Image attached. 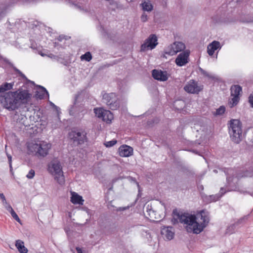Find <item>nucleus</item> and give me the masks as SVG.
<instances>
[{
    "label": "nucleus",
    "instance_id": "nucleus-1",
    "mask_svg": "<svg viewBox=\"0 0 253 253\" xmlns=\"http://www.w3.org/2000/svg\"><path fill=\"white\" fill-rule=\"evenodd\" d=\"M21 77L26 81L22 87L16 91H10L0 96V103L4 108L9 111L15 110L28 104L32 97L29 89L34 87L35 82L29 80L24 74Z\"/></svg>",
    "mask_w": 253,
    "mask_h": 253
},
{
    "label": "nucleus",
    "instance_id": "nucleus-2",
    "mask_svg": "<svg viewBox=\"0 0 253 253\" xmlns=\"http://www.w3.org/2000/svg\"><path fill=\"white\" fill-rule=\"evenodd\" d=\"M197 216L203 221L199 223L197 221V216L195 214L187 212L180 213L176 209L172 211L173 218L171 220L174 224L178 223L179 220L181 223L186 224V231L198 234L202 232L209 224L210 222L209 212L206 210H202L198 212Z\"/></svg>",
    "mask_w": 253,
    "mask_h": 253
},
{
    "label": "nucleus",
    "instance_id": "nucleus-3",
    "mask_svg": "<svg viewBox=\"0 0 253 253\" xmlns=\"http://www.w3.org/2000/svg\"><path fill=\"white\" fill-rule=\"evenodd\" d=\"M86 92L85 89L78 91L75 95L73 103L70 105L69 109L70 116L74 117L76 119L81 120L83 118L84 115L86 113L87 111L84 104L80 101V96H84Z\"/></svg>",
    "mask_w": 253,
    "mask_h": 253
},
{
    "label": "nucleus",
    "instance_id": "nucleus-4",
    "mask_svg": "<svg viewBox=\"0 0 253 253\" xmlns=\"http://www.w3.org/2000/svg\"><path fill=\"white\" fill-rule=\"evenodd\" d=\"M229 133L232 141L239 143L242 139V123L238 119H231L228 123Z\"/></svg>",
    "mask_w": 253,
    "mask_h": 253
},
{
    "label": "nucleus",
    "instance_id": "nucleus-5",
    "mask_svg": "<svg viewBox=\"0 0 253 253\" xmlns=\"http://www.w3.org/2000/svg\"><path fill=\"white\" fill-rule=\"evenodd\" d=\"M87 132L83 129L74 128L68 133V137L73 146H79L88 141Z\"/></svg>",
    "mask_w": 253,
    "mask_h": 253
},
{
    "label": "nucleus",
    "instance_id": "nucleus-6",
    "mask_svg": "<svg viewBox=\"0 0 253 253\" xmlns=\"http://www.w3.org/2000/svg\"><path fill=\"white\" fill-rule=\"evenodd\" d=\"M103 102L112 110H116L120 107V101L115 93H104L103 95Z\"/></svg>",
    "mask_w": 253,
    "mask_h": 253
},
{
    "label": "nucleus",
    "instance_id": "nucleus-7",
    "mask_svg": "<svg viewBox=\"0 0 253 253\" xmlns=\"http://www.w3.org/2000/svg\"><path fill=\"white\" fill-rule=\"evenodd\" d=\"M231 96L233 97L228 101L230 108H232L236 106L240 101V95L242 92V87L240 85L234 84L231 86Z\"/></svg>",
    "mask_w": 253,
    "mask_h": 253
},
{
    "label": "nucleus",
    "instance_id": "nucleus-8",
    "mask_svg": "<svg viewBox=\"0 0 253 253\" xmlns=\"http://www.w3.org/2000/svg\"><path fill=\"white\" fill-rule=\"evenodd\" d=\"M158 44V38L155 34H151L140 46V52L154 49Z\"/></svg>",
    "mask_w": 253,
    "mask_h": 253
},
{
    "label": "nucleus",
    "instance_id": "nucleus-9",
    "mask_svg": "<svg viewBox=\"0 0 253 253\" xmlns=\"http://www.w3.org/2000/svg\"><path fill=\"white\" fill-rule=\"evenodd\" d=\"M203 89V85H198V83L194 80H190L184 86V89L187 93L198 94Z\"/></svg>",
    "mask_w": 253,
    "mask_h": 253
},
{
    "label": "nucleus",
    "instance_id": "nucleus-10",
    "mask_svg": "<svg viewBox=\"0 0 253 253\" xmlns=\"http://www.w3.org/2000/svg\"><path fill=\"white\" fill-rule=\"evenodd\" d=\"M190 51L186 50L180 53L176 57L175 60L176 64L179 67H182L189 62V56Z\"/></svg>",
    "mask_w": 253,
    "mask_h": 253
},
{
    "label": "nucleus",
    "instance_id": "nucleus-11",
    "mask_svg": "<svg viewBox=\"0 0 253 253\" xmlns=\"http://www.w3.org/2000/svg\"><path fill=\"white\" fill-rule=\"evenodd\" d=\"M47 170L51 174H53V172H54L55 174H59L60 173H63L60 162L58 160L51 162L48 165Z\"/></svg>",
    "mask_w": 253,
    "mask_h": 253
},
{
    "label": "nucleus",
    "instance_id": "nucleus-12",
    "mask_svg": "<svg viewBox=\"0 0 253 253\" xmlns=\"http://www.w3.org/2000/svg\"><path fill=\"white\" fill-rule=\"evenodd\" d=\"M51 147L49 143L43 142L40 145L36 144L35 149H37V153L40 156L45 157L48 153V150Z\"/></svg>",
    "mask_w": 253,
    "mask_h": 253
},
{
    "label": "nucleus",
    "instance_id": "nucleus-13",
    "mask_svg": "<svg viewBox=\"0 0 253 253\" xmlns=\"http://www.w3.org/2000/svg\"><path fill=\"white\" fill-rule=\"evenodd\" d=\"M152 77L157 81H166L168 79V73L167 71L154 69L152 71Z\"/></svg>",
    "mask_w": 253,
    "mask_h": 253
},
{
    "label": "nucleus",
    "instance_id": "nucleus-14",
    "mask_svg": "<svg viewBox=\"0 0 253 253\" xmlns=\"http://www.w3.org/2000/svg\"><path fill=\"white\" fill-rule=\"evenodd\" d=\"M173 228L172 226H165L161 228V234L164 238L168 240H172L174 235V231H172Z\"/></svg>",
    "mask_w": 253,
    "mask_h": 253
},
{
    "label": "nucleus",
    "instance_id": "nucleus-15",
    "mask_svg": "<svg viewBox=\"0 0 253 253\" xmlns=\"http://www.w3.org/2000/svg\"><path fill=\"white\" fill-rule=\"evenodd\" d=\"M200 196L203 202L206 204L216 202L221 198V195L219 194L207 195L204 192H200Z\"/></svg>",
    "mask_w": 253,
    "mask_h": 253
},
{
    "label": "nucleus",
    "instance_id": "nucleus-16",
    "mask_svg": "<svg viewBox=\"0 0 253 253\" xmlns=\"http://www.w3.org/2000/svg\"><path fill=\"white\" fill-rule=\"evenodd\" d=\"M36 86L39 90H37L35 94V97L37 99H43L44 97V95H46V96L48 98H49V93L46 89L41 85H37L35 84V85L34 86Z\"/></svg>",
    "mask_w": 253,
    "mask_h": 253
},
{
    "label": "nucleus",
    "instance_id": "nucleus-17",
    "mask_svg": "<svg viewBox=\"0 0 253 253\" xmlns=\"http://www.w3.org/2000/svg\"><path fill=\"white\" fill-rule=\"evenodd\" d=\"M133 148L126 145H123L119 148V155L122 157H128L133 154Z\"/></svg>",
    "mask_w": 253,
    "mask_h": 253
},
{
    "label": "nucleus",
    "instance_id": "nucleus-18",
    "mask_svg": "<svg viewBox=\"0 0 253 253\" xmlns=\"http://www.w3.org/2000/svg\"><path fill=\"white\" fill-rule=\"evenodd\" d=\"M221 47L219 42L213 41L210 43L207 47V52L210 56L213 55L215 50L220 49Z\"/></svg>",
    "mask_w": 253,
    "mask_h": 253
},
{
    "label": "nucleus",
    "instance_id": "nucleus-19",
    "mask_svg": "<svg viewBox=\"0 0 253 253\" xmlns=\"http://www.w3.org/2000/svg\"><path fill=\"white\" fill-rule=\"evenodd\" d=\"M71 197L70 201L74 204L83 205L84 200L83 199L82 196L79 195L77 193L73 192L71 193Z\"/></svg>",
    "mask_w": 253,
    "mask_h": 253
},
{
    "label": "nucleus",
    "instance_id": "nucleus-20",
    "mask_svg": "<svg viewBox=\"0 0 253 253\" xmlns=\"http://www.w3.org/2000/svg\"><path fill=\"white\" fill-rule=\"evenodd\" d=\"M15 247L20 253H27L28 250L24 246L23 241L20 240H17L15 242Z\"/></svg>",
    "mask_w": 253,
    "mask_h": 253
},
{
    "label": "nucleus",
    "instance_id": "nucleus-21",
    "mask_svg": "<svg viewBox=\"0 0 253 253\" xmlns=\"http://www.w3.org/2000/svg\"><path fill=\"white\" fill-rule=\"evenodd\" d=\"M142 7V9L144 11L150 12L153 9V5L150 2V1H144L140 4Z\"/></svg>",
    "mask_w": 253,
    "mask_h": 253
},
{
    "label": "nucleus",
    "instance_id": "nucleus-22",
    "mask_svg": "<svg viewBox=\"0 0 253 253\" xmlns=\"http://www.w3.org/2000/svg\"><path fill=\"white\" fill-rule=\"evenodd\" d=\"M165 54L169 55H173L176 54V49L174 47V44L172 43L166 47L164 51Z\"/></svg>",
    "mask_w": 253,
    "mask_h": 253
},
{
    "label": "nucleus",
    "instance_id": "nucleus-23",
    "mask_svg": "<svg viewBox=\"0 0 253 253\" xmlns=\"http://www.w3.org/2000/svg\"><path fill=\"white\" fill-rule=\"evenodd\" d=\"M104 116V118L102 120L108 124H110L114 118L113 113L109 110H106Z\"/></svg>",
    "mask_w": 253,
    "mask_h": 253
},
{
    "label": "nucleus",
    "instance_id": "nucleus-24",
    "mask_svg": "<svg viewBox=\"0 0 253 253\" xmlns=\"http://www.w3.org/2000/svg\"><path fill=\"white\" fill-rule=\"evenodd\" d=\"M106 110H104L101 108H95L94 109V113L95 114V116H97L99 119H104V113Z\"/></svg>",
    "mask_w": 253,
    "mask_h": 253
},
{
    "label": "nucleus",
    "instance_id": "nucleus-25",
    "mask_svg": "<svg viewBox=\"0 0 253 253\" xmlns=\"http://www.w3.org/2000/svg\"><path fill=\"white\" fill-rule=\"evenodd\" d=\"M173 43L174 44V47L176 49V53L182 51L185 48V45L182 42H175Z\"/></svg>",
    "mask_w": 253,
    "mask_h": 253
},
{
    "label": "nucleus",
    "instance_id": "nucleus-26",
    "mask_svg": "<svg viewBox=\"0 0 253 253\" xmlns=\"http://www.w3.org/2000/svg\"><path fill=\"white\" fill-rule=\"evenodd\" d=\"M225 111V107L223 105H222L217 108L215 112H213V115L214 116H221L224 114Z\"/></svg>",
    "mask_w": 253,
    "mask_h": 253
},
{
    "label": "nucleus",
    "instance_id": "nucleus-27",
    "mask_svg": "<svg viewBox=\"0 0 253 253\" xmlns=\"http://www.w3.org/2000/svg\"><path fill=\"white\" fill-rule=\"evenodd\" d=\"M55 179L58 182V183L61 185H63L65 183V178L63 175V173H60L59 174H56Z\"/></svg>",
    "mask_w": 253,
    "mask_h": 253
},
{
    "label": "nucleus",
    "instance_id": "nucleus-28",
    "mask_svg": "<svg viewBox=\"0 0 253 253\" xmlns=\"http://www.w3.org/2000/svg\"><path fill=\"white\" fill-rule=\"evenodd\" d=\"M13 85H14V82L10 83H8L7 82H5L1 84V86L3 88V90L4 92L12 89Z\"/></svg>",
    "mask_w": 253,
    "mask_h": 253
},
{
    "label": "nucleus",
    "instance_id": "nucleus-29",
    "mask_svg": "<svg viewBox=\"0 0 253 253\" xmlns=\"http://www.w3.org/2000/svg\"><path fill=\"white\" fill-rule=\"evenodd\" d=\"M92 55L89 51H87L85 52L84 54H83L81 56V59L82 60H85L86 61L89 62L92 59Z\"/></svg>",
    "mask_w": 253,
    "mask_h": 253
},
{
    "label": "nucleus",
    "instance_id": "nucleus-30",
    "mask_svg": "<svg viewBox=\"0 0 253 253\" xmlns=\"http://www.w3.org/2000/svg\"><path fill=\"white\" fill-rule=\"evenodd\" d=\"M244 176L246 177L253 176V166L249 167L244 172Z\"/></svg>",
    "mask_w": 253,
    "mask_h": 253
},
{
    "label": "nucleus",
    "instance_id": "nucleus-31",
    "mask_svg": "<svg viewBox=\"0 0 253 253\" xmlns=\"http://www.w3.org/2000/svg\"><path fill=\"white\" fill-rule=\"evenodd\" d=\"M237 226L236 224H232L229 226L226 229V233L229 234H232L235 232V228Z\"/></svg>",
    "mask_w": 253,
    "mask_h": 253
},
{
    "label": "nucleus",
    "instance_id": "nucleus-32",
    "mask_svg": "<svg viewBox=\"0 0 253 253\" xmlns=\"http://www.w3.org/2000/svg\"><path fill=\"white\" fill-rule=\"evenodd\" d=\"M117 142V141L115 139H113L111 141L106 142L104 143L105 146L106 147H111L115 145Z\"/></svg>",
    "mask_w": 253,
    "mask_h": 253
},
{
    "label": "nucleus",
    "instance_id": "nucleus-33",
    "mask_svg": "<svg viewBox=\"0 0 253 253\" xmlns=\"http://www.w3.org/2000/svg\"><path fill=\"white\" fill-rule=\"evenodd\" d=\"M12 217L18 222L21 223V220L14 210H11L10 212Z\"/></svg>",
    "mask_w": 253,
    "mask_h": 253
},
{
    "label": "nucleus",
    "instance_id": "nucleus-34",
    "mask_svg": "<svg viewBox=\"0 0 253 253\" xmlns=\"http://www.w3.org/2000/svg\"><path fill=\"white\" fill-rule=\"evenodd\" d=\"M141 195H142V193H141V190L140 189V187H138V194H137V198L135 199V200L134 202V203H132L130 205V207L134 206L136 204V203H137V202L138 200L139 199V198L141 197Z\"/></svg>",
    "mask_w": 253,
    "mask_h": 253
},
{
    "label": "nucleus",
    "instance_id": "nucleus-35",
    "mask_svg": "<svg viewBox=\"0 0 253 253\" xmlns=\"http://www.w3.org/2000/svg\"><path fill=\"white\" fill-rule=\"evenodd\" d=\"M35 174V170L33 169H31L29 171L28 173L27 174L26 177L28 179H32L34 177Z\"/></svg>",
    "mask_w": 253,
    "mask_h": 253
},
{
    "label": "nucleus",
    "instance_id": "nucleus-36",
    "mask_svg": "<svg viewBox=\"0 0 253 253\" xmlns=\"http://www.w3.org/2000/svg\"><path fill=\"white\" fill-rule=\"evenodd\" d=\"M48 102H49V105L56 110V111L57 112L58 114L59 113H60V109L59 107L57 106L53 102H52L49 100H48Z\"/></svg>",
    "mask_w": 253,
    "mask_h": 253
},
{
    "label": "nucleus",
    "instance_id": "nucleus-37",
    "mask_svg": "<svg viewBox=\"0 0 253 253\" xmlns=\"http://www.w3.org/2000/svg\"><path fill=\"white\" fill-rule=\"evenodd\" d=\"M12 69L16 74H18L19 76L21 77L23 75V73L19 69H18L16 67L13 66Z\"/></svg>",
    "mask_w": 253,
    "mask_h": 253
},
{
    "label": "nucleus",
    "instance_id": "nucleus-38",
    "mask_svg": "<svg viewBox=\"0 0 253 253\" xmlns=\"http://www.w3.org/2000/svg\"><path fill=\"white\" fill-rule=\"evenodd\" d=\"M12 69L16 74H18L19 76L21 77L23 75V73L19 69H18L16 67L13 66Z\"/></svg>",
    "mask_w": 253,
    "mask_h": 253
},
{
    "label": "nucleus",
    "instance_id": "nucleus-39",
    "mask_svg": "<svg viewBox=\"0 0 253 253\" xmlns=\"http://www.w3.org/2000/svg\"><path fill=\"white\" fill-rule=\"evenodd\" d=\"M12 69L16 74H18L19 76L21 77L23 75V73L19 69H18L16 67L13 66Z\"/></svg>",
    "mask_w": 253,
    "mask_h": 253
},
{
    "label": "nucleus",
    "instance_id": "nucleus-40",
    "mask_svg": "<svg viewBox=\"0 0 253 253\" xmlns=\"http://www.w3.org/2000/svg\"><path fill=\"white\" fill-rule=\"evenodd\" d=\"M150 208H149V205H148V206L147 207V212H148L149 216L150 217H151V213H154V211L152 209L151 206H150Z\"/></svg>",
    "mask_w": 253,
    "mask_h": 253
},
{
    "label": "nucleus",
    "instance_id": "nucleus-41",
    "mask_svg": "<svg viewBox=\"0 0 253 253\" xmlns=\"http://www.w3.org/2000/svg\"><path fill=\"white\" fill-rule=\"evenodd\" d=\"M130 207H131L130 206H128L124 207H119V208H118L117 209V211H126V210L128 209Z\"/></svg>",
    "mask_w": 253,
    "mask_h": 253
},
{
    "label": "nucleus",
    "instance_id": "nucleus-42",
    "mask_svg": "<svg viewBox=\"0 0 253 253\" xmlns=\"http://www.w3.org/2000/svg\"><path fill=\"white\" fill-rule=\"evenodd\" d=\"M127 179L131 182H133L134 183H136L137 185V186L138 187H139V183L137 182L135 178H134V177H131V176H128L127 177Z\"/></svg>",
    "mask_w": 253,
    "mask_h": 253
},
{
    "label": "nucleus",
    "instance_id": "nucleus-43",
    "mask_svg": "<svg viewBox=\"0 0 253 253\" xmlns=\"http://www.w3.org/2000/svg\"><path fill=\"white\" fill-rule=\"evenodd\" d=\"M201 74L203 75L204 76L209 78V79L212 78V77L205 70L203 71Z\"/></svg>",
    "mask_w": 253,
    "mask_h": 253
},
{
    "label": "nucleus",
    "instance_id": "nucleus-44",
    "mask_svg": "<svg viewBox=\"0 0 253 253\" xmlns=\"http://www.w3.org/2000/svg\"><path fill=\"white\" fill-rule=\"evenodd\" d=\"M6 154L8 159V164L9 165H11V164H12V156L7 152Z\"/></svg>",
    "mask_w": 253,
    "mask_h": 253
},
{
    "label": "nucleus",
    "instance_id": "nucleus-45",
    "mask_svg": "<svg viewBox=\"0 0 253 253\" xmlns=\"http://www.w3.org/2000/svg\"><path fill=\"white\" fill-rule=\"evenodd\" d=\"M141 20L143 22H145L147 20V15L145 13L142 14L141 16Z\"/></svg>",
    "mask_w": 253,
    "mask_h": 253
},
{
    "label": "nucleus",
    "instance_id": "nucleus-46",
    "mask_svg": "<svg viewBox=\"0 0 253 253\" xmlns=\"http://www.w3.org/2000/svg\"><path fill=\"white\" fill-rule=\"evenodd\" d=\"M4 61L5 63H6L7 64H8L11 68H13V66L14 65L13 64V63H12L11 62H10L9 61L8 59L5 58L4 59Z\"/></svg>",
    "mask_w": 253,
    "mask_h": 253
},
{
    "label": "nucleus",
    "instance_id": "nucleus-47",
    "mask_svg": "<svg viewBox=\"0 0 253 253\" xmlns=\"http://www.w3.org/2000/svg\"><path fill=\"white\" fill-rule=\"evenodd\" d=\"M247 218L246 217H244L243 218H241L239 219L237 222H236L234 224H236V226H238L240 224H241L244 220L245 219H247Z\"/></svg>",
    "mask_w": 253,
    "mask_h": 253
},
{
    "label": "nucleus",
    "instance_id": "nucleus-48",
    "mask_svg": "<svg viewBox=\"0 0 253 253\" xmlns=\"http://www.w3.org/2000/svg\"><path fill=\"white\" fill-rule=\"evenodd\" d=\"M249 102L251 104L252 107L253 108V95L251 94L249 97Z\"/></svg>",
    "mask_w": 253,
    "mask_h": 253
},
{
    "label": "nucleus",
    "instance_id": "nucleus-49",
    "mask_svg": "<svg viewBox=\"0 0 253 253\" xmlns=\"http://www.w3.org/2000/svg\"><path fill=\"white\" fill-rule=\"evenodd\" d=\"M197 189L200 192H203L202 191L204 190V186L202 184H197Z\"/></svg>",
    "mask_w": 253,
    "mask_h": 253
},
{
    "label": "nucleus",
    "instance_id": "nucleus-50",
    "mask_svg": "<svg viewBox=\"0 0 253 253\" xmlns=\"http://www.w3.org/2000/svg\"><path fill=\"white\" fill-rule=\"evenodd\" d=\"M226 193V190L223 187H221L220 189V194L219 195H221V197Z\"/></svg>",
    "mask_w": 253,
    "mask_h": 253
},
{
    "label": "nucleus",
    "instance_id": "nucleus-51",
    "mask_svg": "<svg viewBox=\"0 0 253 253\" xmlns=\"http://www.w3.org/2000/svg\"><path fill=\"white\" fill-rule=\"evenodd\" d=\"M0 198L2 200V202H5V203L7 204V202L6 201L5 197L3 193H0Z\"/></svg>",
    "mask_w": 253,
    "mask_h": 253
},
{
    "label": "nucleus",
    "instance_id": "nucleus-52",
    "mask_svg": "<svg viewBox=\"0 0 253 253\" xmlns=\"http://www.w3.org/2000/svg\"><path fill=\"white\" fill-rule=\"evenodd\" d=\"M7 206L5 207L6 209L9 212H11V210H13L11 205L9 204H6Z\"/></svg>",
    "mask_w": 253,
    "mask_h": 253
},
{
    "label": "nucleus",
    "instance_id": "nucleus-53",
    "mask_svg": "<svg viewBox=\"0 0 253 253\" xmlns=\"http://www.w3.org/2000/svg\"><path fill=\"white\" fill-rule=\"evenodd\" d=\"M75 7L79 9V10L80 11H84V8L83 7V6L80 5H78V4H75Z\"/></svg>",
    "mask_w": 253,
    "mask_h": 253
},
{
    "label": "nucleus",
    "instance_id": "nucleus-54",
    "mask_svg": "<svg viewBox=\"0 0 253 253\" xmlns=\"http://www.w3.org/2000/svg\"><path fill=\"white\" fill-rule=\"evenodd\" d=\"M66 36H64V35H60L57 40L60 41V42H61L64 39H65L66 40Z\"/></svg>",
    "mask_w": 253,
    "mask_h": 253
},
{
    "label": "nucleus",
    "instance_id": "nucleus-55",
    "mask_svg": "<svg viewBox=\"0 0 253 253\" xmlns=\"http://www.w3.org/2000/svg\"><path fill=\"white\" fill-rule=\"evenodd\" d=\"M189 151L190 152H193V153H195V154H199V152L198 151V150H197L196 149H191Z\"/></svg>",
    "mask_w": 253,
    "mask_h": 253
},
{
    "label": "nucleus",
    "instance_id": "nucleus-56",
    "mask_svg": "<svg viewBox=\"0 0 253 253\" xmlns=\"http://www.w3.org/2000/svg\"><path fill=\"white\" fill-rule=\"evenodd\" d=\"M119 177H117V178H115L114 179H112V184H114V183H115V182H116L119 179Z\"/></svg>",
    "mask_w": 253,
    "mask_h": 253
},
{
    "label": "nucleus",
    "instance_id": "nucleus-57",
    "mask_svg": "<svg viewBox=\"0 0 253 253\" xmlns=\"http://www.w3.org/2000/svg\"><path fill=\"white\" fill-rule=\"evenodd\" d=\"M63 61H60V62L64 65L67 66L68 64V62L67 60H63L62 59H61Z\"/></svg>",
    "mask_w": 253,
    "mask_h": 253
},
{
    "label": "nucleus",
    "instance_id": "nucleus-58",
    "mask_svg": "<svg viewBox=\"0 0 253 253\" xmlns=\"http://www.w3.org/2000/svg\"><path fill=\"white\" fill-rule=\"evenodd\" d=\"M111 234H112V232L111 231H106L105 232L106 235H109Z\"/></svg>",
    "mask_w": 253,
    "mask_h": 253
},
{
    "label": "nucleus",
    "instance_id": "nucleus-59",
    "mask_svg": "<svg viewBox=\"0 0 253 253\" xmlns=\"http://www.w3.org/2000/svg\"><path fill=\"white\" fill-rule=\"evenodd\" d=\"M193 144H194L195 145H200L201 142H200L197 140V141L193 142Z\"/></svg>",
    "mask_w": 253,
    "mask_h": 253
},
{
    "label": "nucleus",
    "instance_id": "nucleus-60",
    "mask_svg": "<svg viewBox=\"0 0 253 253\" xmlns=\"http://www.w3.org/2000/svg\"><path fill=\"white\" fill-rule=\"evenodd\" d=\"M9 169H10V171L11 173H13V169H12V164H11V165H9Z\"/></svg>",
    "mask_w": 253,
    "mask_h": 253
},
{
    "label": "nucleus",
    "instance_id": "nucleus-61",
    "mask_svg": "<svg viewBox=\"0 0 253 253\" xmlns=\"http://www.w3.org/2000/svg\"><path fill=\"white\" fill-rule=\"evenodd\" d=\"M3 92H4V91L3 90V88H2V86L1 85H0V93H3Z\"/></svg>",
    "mask_w": 253,
    "mask_h": 253
},
{
    "label": "nucleus",
    "instance_id": "nucleus-62",
    "mask_svg": "<svg viewBox=\"0 0 253 253\" xmlns=\"http://www.w3.org/2000/svg\"><path fill=\"white\" fill-rule=\"evenodd\" d=\"M59 45V44L58 43H57L56 42H54V47H57V46H58Z\"/></svg>",
    "mask_w": 253,
    "mask_h": 253
},
{
    "label": "nucleus",
    "instance_id": "nucleus-63",
    "mask_svg": "<svg viewBox=\"0 0 253 253\" xmlns=\"http://www.w3.org/2000/svg\"><path fill=\"white\" fill-rule=\"evenodd\" d=\"M248 22H253V17L247 21Z\"/></svg>",
    "mask_w": 253,
    "mask_h": 253
},
{
    "label": "nucleus",
    "instance_id": "nucleus-64",
    "mask_svg": "<svg viewBox=\"0 0 253 253\" xmlns=\"http://www.w3.org/2000/svg\"><path fill=\"white\" fill-rule=\"evenodd\" d=\"M48 57H50V58H52V57H55V55H54L53 54H50V55H48Z\"/></svg>",
    "mask_w": 253,
    "mask_h": 253
}]
</instances>
